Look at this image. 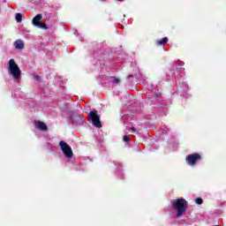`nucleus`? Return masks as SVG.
<instances>
[{
  "label": "nucleus",
  "instance_id": "f257e3e1",
  "mask_svg": "<svg viewBox=\"0 0 226 226\" xmlns=\"http://www.w3.org/2000/svg\"><path fill=\"white\" fill-rule=\"evenodd\" d=\"M172 207L177 211V216L179 218V216H183V213L186 211V207H188V201L186 200L181 198L173 200L171 201Z\"/></svg>",
  "mask_w": 226,
  "mask_h": 226
},
{
  "label": "nucleus",
  "instance_id": "f03ea898",
  "mask_svg": "<svg viewBox=\"0 0 226 226\" xmlns=\"http://www.w3.org/2000/svg\"><path fill=\"white\" fill-rule=\"evenodd\" d=\"M8 70L15 80L20 79V75H22V72H20V67H19L17 63H15L14 59L9 60Z\"/></svg>",
  "mask_w": 226,
  "mask_h": 226
},
{
  "label": "nucleus",
  "instance_id": "7ed1b4c3",
  "mask_svg": "<svg viewBox=\"0 0 226 226\" xmlns=\"http://www.w3.org/2000/svg\"><path fill=\"white\" fill-rule=\"evenodd\" d=\"M88 121L94 124L96 128H102V122L100 121V116L98 111L92 110L88 114Z\"/></svg>",
  "mask_w": 226,
  "mask_h": 226
},
{
  "label": "nucleus",
  "instance_id": "20e7f679",
  "mask_svg": "<svg viewBox=\"0 0 226 226\" xmlns=\"http://www.w3.org/2000/svg\"><path fill=\"white\" fill-rule=\"evenodd\" d=\"M59 146L66 158H72L73 156V151L72 150V147L67 145L64 141H60Z\"/></svg>",
  "mask_w": 226,
  "mask_h": 226
},
{
  "label": "nucleus",
  "instance_id": "39448f33",
  "mask_svg": "<svg viewBox=\"0 0 226 226\" xmlns=\"http://www.w3.org/2000/svg\"><path fill=\"white\" fill-rule=\"evenodd\" d=\"M201 156L199 154H189L186 157V162L188 163V165H191L192 167H193V165H195V163H197V162H200L201 160Z\"/></svg>",
  "mask_w": 226,
  "mask_h": 226
},
{
  "label": "nucleus",
  "instance_id": "423d86ee",
  "mask_svg": "<svg viewBox=\"0 0 226 226\" xmlns=\"http://www.w3.org/2000/svg\"><path fill=\"white\" fill-rule=\"evenodd\" d=\"M43 19V16L41 14H37L34 19L32 23L40 29H47V25L45 23H42L41 20Z\"/></svg>",
  "mask_w": 226,
  "mask_h": 226
},
{
  "label": "nucleus",
  "instance_id": "0eeeda50",
  "mask_svg": "<svg viewBox=\"0 0 226 226\" xmlns=\"http://www.w3.org/2000/svg\"><path fill=\"white\" fill-rule=\"evenodd\" d=\"M35 126L38 128V130H41V132H47V124L41 121L35 122Z\"/></svg>",
  "mask_w": 226,
  "mask_h": 226
},
{
  "label": "nucleus",
  "instance_id": "6e6552de",
  "mask_svg": "<svg viewBox=\"0 0 226 226\" xmlns=\"http://www.w3.org/2000/svg\"><path fill=\"white\" fill-rule=\"evenodd\" d=\"M14 47L19 50H22V49H24V41L22 40H17L14 41Z\"/></svg>",
  "mask_w": 226,
  "mask_h": 226
},
{
  "label": "nucleus",
  "instance_id": "1a4fd4ad",
  "mask_svg": "<svg viewBox=\"0 0 226 226\" xmlns=\"http://www.w3.org/2000/svg\"><path fill=\"white\" fill-rule=\"evenodd\" d=\"M167 41H169V38L164 37L161 41H157L156 43H157V45H165V43H167Z\"/></svg>",
  "mask_w": 226,
  "mask_h": 226
},
{
  "label": "nucleus",
  "instance_id": "9d476101",
  "mask_svg": "<svg viewBox=\"0 0 226 226\" xmlns=\"http://www.w3.org/2000/svg\"><path fill=\"white\" fill-rule=\"evenodd\" d=\"M111 82L115 84L116 86H119V83L121 82V79H119L117 77H111Z\"/></svg>",
  "mask_w": 226,
  "mask_h": 226
},
{
  "label": "nucleus",
  "instance_id": "9b49d317",
  "mask_svg": "<svg viewBox=\"0 0 226 226\" xmlns=\"http://www.w3.org/2000/svg\"><path fill=\"white\" fill-rule=\"evenodd\" d=\"M17 22H22V15L20 13L16 14Z\"/></svg>",
  "mask_w": 226,
  "mask_h": 226
},
{
  "label": "nucleus",
  "instance_id": "f8f14e48",
  "mask_svg": "<svg viewBox=\"0 0 226 226\" xmlns=\"http://www.w3.org/2000/svg\"><path fill=\"white\" fill-rule=\"evenodd\" d=\"M195 202H196V204L200 205V204H202V199H201V198H197V199L195 200Z\"/></svg>",
  "mask_w": 226,
  "mask_h": 226
},
{
  "label": "nucleus",
  "instance_id": "ddd939ff",
  "mask_svg": "<svg viewBox=\"0 0 226 226\" xmlns=\"http://www.w3.org/2000/svg\"><path fill=\"white\" fill-rule=\"evenodd\" d=\"M124 142H130V137L129 136H124Z\"/></svg>",
  "mask_w": 226,
  "mask_h": 226
},
{
  "label": "nucleus",
  "instance_id": "4468645a",
  "mask_svg": "<svg viewBox=\"0 0 226 226\" xmlns=\"http://www.w3.org/2000/svg\"><path fill=\"white\" fill-rule=\"evenodd\" d=\"M131 130L133 132H136V129H135V127H131Z\"/></svg>",
  "mask_w": 226,
  "mask_h": 226
},
{
  "label": "nucleus",
  "instance_id": "2eb2a0df",
  "mask_svg": "<svg viewBox=\"0 0 226 226\" xmlns=\"http://www.w3.org/2000/svg\"><path fill=\"white\" fill-rule=\"evenodd\" d=\"M117 1H119V3H123V1H124V0H117Z\"/></svg>",
  "mask_w": 226,
  "mask_h": 226
},
{
  "label": "nucleus",
  "instance_id": "dca6fc26",
  "mask_svg": "<svg viewBox=\"0 0 226 226\" xmlns=\"http://www.w3.org/2000/svg\"><path fill=\"white\" fill-rule=\"evenodd\" d=\"M36 80H38V76H35Z\"/></svg>",
  "mask_w": 226,
  "mask_h": 226
},
{
  "label": "nucleus",
  "instance_id": "f3484780",
  "mask_svg": "<svg viewBox=\"0 0 226 226\" xmlns=\"http://www.w3.org/2000/svg\"><path fill=\"white\" fill-rule=\"evenodd\" d=\"M181 64L183 65V64H184V63L182 62V63H181Z\"/></svg>",
  "mask_w": 226,
  "mask_h": 226
}]
</instances>
